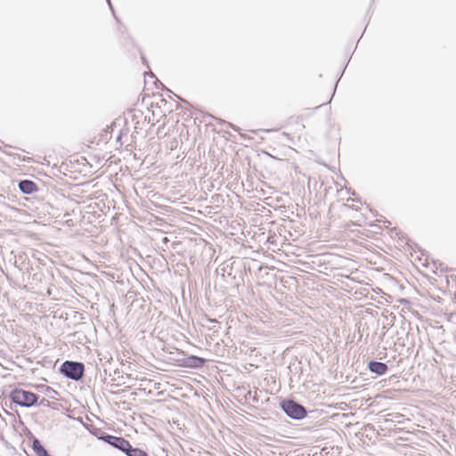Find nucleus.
<instances>
[{"mask_svg": "<svg viewBox=\"0 0 456 456\" xmlns=\"http://www.w3.org/2000/svg\"><path fill=\"white\" fill-rule=\"evenodd\" d=\"M10 397L14 403L23 407L33 406L37 403L38 399L36 394L20 388H16L12 391Z\"/></svg>", "mask_w": 456, "mask_h": 456, "instance_id": "nucleus-1", "label": "nucleus"}, {"mask_svg": "<svg viewBox=\"0 0 456 456\" xmlns=\"http://www.w3.org/2000/svg\"><path fill=\"white\" fill-rule=\"evenodd\" d=\"M61 370L68 378L78 380L83 377L84 365L79 362L66 361L62 363Z\"/></svg>", "mask_w": 456, "mask_h": 456, "instance_id": "nucleus-2", "label": "nucleus"}, {"mask_svg": "<svg viewBox=\"0 0 456 456\" xmlns=\"http://www.w3.org/2000/svg\"><path fill=\"white\" fill-rule=\"evenodd\" d=\"M281 408L283 411L293 419H303L306 415L305 409L292 400H286L282 402Z\"/></svg>", "mask_w": 456, "mask_h": 456, "instance_id": "nucleus-3", "label": "nucleus"}, {"mask_svg": "<svg viewBox=\"0 0 456 456\" xmlns=\"http://www.w3.org/2000/svg\"><path fill=\"white\" fill-rule=\"evenodd\" d=\"M103 440L122 452H126V451H129L130 443L123 437L107 436L103 437Z\"/></svg>", "mask_w": 456, "mask_h": 456, "instance_id": "nucleus-4", "label": "nucleus"}, {"mask_svg": "<svg viewBox=\"0 0 456 456\" xmlns=\"http://www.w3.org/2000/svg\"><path fill=\"white\" fill-rule=\"evenodd\" d=\"M205 362L206 360L204 358L191 355L183 360V365L189 368H200Z\"/></svg>", "mask_w": 456, "mask_h": 456, "instance_id": "nucleus-5", "label": "nucleus"}, {"mask_svg": "<svg viewBox=\"0 0 456 456\" xmlns=\"http://www.w3.org/2000/svg\"><path fill=\"white\" fill-rule=\"evenodd\" d=\"M20 190L26 194H30L37 191V184L30 180H23L19 183Z\"/></svg>", "mask_w": 456, "mask_h": 456, "instance_id": "nucleus-6", "label": "nucleus"}, {"mask_svg": "<svg viewBox=\"0 0 456 456\" xmlns=\"http://www.w3.org/2000/svg\"><path fill=\"white\" fill-rule=\"evenodd\" d=\"M369 369L371 372H374L378 375H383L387 370V365L379 362H370L369 363Z\"/></svg>", "mask_w": 456, "mask_h": 456, "instance_id": "nucleus-7", "label": "nucleus"}, {"mask_svg": "<svg viewBox=\"0 0 456 456\" xmlns=\"http://www.w3.org/2000/svg\"><path fill=\"white\" fill-rule=\"evenodd\" d=\"M127 456H148V454L143 452L142 450L137 449V448H132V445L130 444L129 451L126 452Z\"/></svg>", "mask_w": 456, "mask_h": 456, "instance_id": "nucleus-8", "label": "nucleus"}, {"mask_svg": "<svg viewBox=\"0 0 456 456\" xmlns=\"http://www.w3.org/2000/svg\"><path fill=\"white\" fill-rule=\"evenodd\" d=\"M34 449L37 451L38 456H50L37 441L34 442Z\"/></svg>", "mask_w": 456, "mask_h": 456, "instance_id": "nucleus-9", "label": "nucleus"}, {"mask_svg": "<svg viewBox=\"0 0 456 456\" xmlns=\"http://www.w3.org/2000/svg\"><path fill=\"white\" fill-rule=\"evenodd\" d=\"M330 100H331V90L330 89L328 94L326 95V97L322 104L328 103L330 102Z\"/></svg>", "mask_w": 456, "mask_h": 456, "instance_id": "nucleus-10", "label": "nucleus"}]
</instances>
